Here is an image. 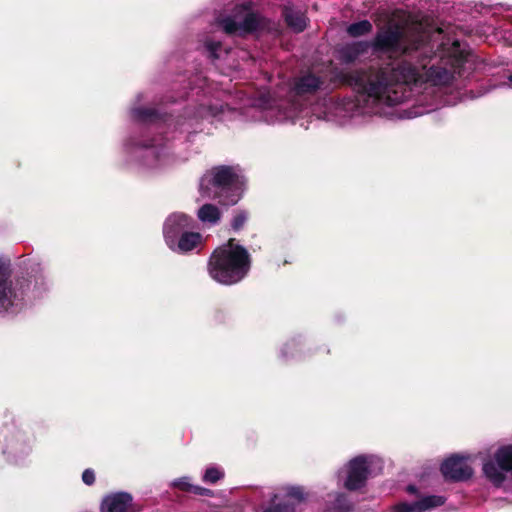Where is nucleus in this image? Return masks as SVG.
Instances as JSON below:
<instances>
[{
	"label": "nucleus",
	"instance_id": "obj_1",
	"mask_svg": "<svg viewBox=\"0 0 512 512\" xmlns=\"http://www.w3.org/2000/svg\"><path fill=\"white\" fill-rule=\"evenodd\" d=\"M372 46L377 51L401 54L403 59L392 67L379 70L354 71L343 76V81L357 93L355 98L326 102L325 117L343 122L357 115L386 114L385 108L413 100L425 107L415 112L421 115L439 105H452L444 97L464 76L469 63L462 55L438 57L428 34L419 26L409 30L402 26H388L380 30Z\"/></svg>",
	"mask_w": 512,
	"mask_h": 512
},
{
	"label": "nucleus",
	"instance_id": "obj_2",
	"mask_svg": "<svg viewBox=\"0 0 512 512\" xmlns=\"http://www.w3.org/2000/svg\"><path fill=\"white\" fill-rule=\"evenodd\" d=\"M250 255L241 245L230 239L218 247L209 260V274L217 282L231 285L242 280L250 269Z\"/></svg>",
	"mask_w": 512,
	"mask_h": 512
},
{
	"label": "nucleus",
	"instance_id": "obj_3",
	"mask_svg": "<svg viewBox=\"0 0 512 512\" xmlns=\"http://www.w3.org/2000/svg\"><path fill=\"white\" fill-rule=\"evenodd\" d=\"M244 182V176L239 167L219 166L202 176L199 188L204 197H223L226 204H235L241 197Z\"/></svg>",
	"mask_w": 512,
	"mask_h": 512
},
{
	"label": "nucleus",
	"instance_id": "obj_4",
	"mask_svg": "<svg viewBox=\"0 0 512 512\" xmlns=\"http://www.w3.org/2000/svg\"><path fill=\"white\" fill-rule=\"evenodd\" d=\"M127 153L138 162L139 166L152 171H161L177 164V158L170 153L163 138L152 139L143 143L126 144Z\"/></svg>",
	"mask_w": 512,
	"mask_h": 512
},
{
	"label": "nucleus",
	"instance_id": "obj_5",
	"mask_svg": "<svg viewBox=\"0 0 512 512\" xmlns=\"http://www.w3.org/2000/svg\"><path fill=\"white\" fill-rule=\"evenodd\" d=\"M288 102L272 99L269 93H260L259 97L254 100L246 114L253 121H264L267 123L282 122L286 120H294L297 117V105Z\"/></svg>",
	"mask_w": 512,
	"mask_h": 512
},
{
	"label": "nucleus",
	"instance_id": "obj_6",
	"mask_svg": "<svg viewBox=\"0 0 512 512\" xmlns=\"http://www.w3.org/2000/svg\"><path fill=\"white\" fill-rule=\"evenodd\" d=\"M374 467H381V460L374 455H359L351 459L338 472V480L350 491L359 490L365 486Z\"/></svg>",
	"mask_w": 512,
	"mask_h": 512
},
{
	"label": "nucleus",
	"instance_id": "obj_7",
	"mask_svg": "<svg viewBox=\"0 0 512 512\" xmlns=\"http://www.w3.org/2000/svg\"><path fill=\"white\" fill-rule=\"evenodd\" d=\"M218 23L225 33L238 35L256 32L264 27V19L253 11L251 3L236 6L232 15L219 19Z\"/></svg>",
	"mask_w": 512,
	"mask_h": 512
},
{
	"label": "nucleus",
	"instance_id": "obj_8",
	"mask_svg": "<svg viewBox=\"0 0 512 512\" xmlns=\"http://www.w3.org/2000/svg\"><path fill=\"white\" fill-rule=\"evenodd\" d=\"M305 493L301 487H283L274 494L272 504L264 512H296L303 511Z\"/></svg>",
	"mask_w": 512,
	"mask_h": 512
},
{
	"label": "nucleus",
	"instance_id": "obj_9",
	"mask_svg": "<svg viewBox=\"0 0 512 512\" xmlns=\"http://www.w3.org/2000/svg\"><path fill=\"white\" fill-rule=\"evenodd\" d=\"M441 472L445 479L452 481H463L469 479L473 470L468 465L466 458L460 456H451L441 465Z\"/></svg>",
	"mask_w": 512,
	"mask_h": 512
},
{
	"label": "nucleus",
	"instance_id": "obj_10",
	"mask_svg": "<svg viewBox=\"0 0 512 512\" xmlns=\"http://www.w3.org/2000/svg\"><path fill=\"white\" fill-rule=\"evenodd\" d=\"M194 227V220L184 213H173L167 217L163 225V235L166 244L168 245V236L174 235V240H177L182 233Z\"/></svg>",
	"mask_w": 512,
	"mask_h": 512
},
{
	"label": "nucleus",
	"instance_id": "obj_11",
	"mask_svg": "<svg viewBox=\"0 0 512 512\" xmlns=\"http://www.w3.org/2000/svg\"><path fill=\"white\" fill-rule=\"evenodd\" d=\"M446 498L441 495H428L415 502H400L393 507V512H426L442 506Z\"/></svg>",
	"mask_w": 512,
	"mask_h": 512
},
{
	"label": "nucleus",
	"instance_id": "obj_12",
	"mask_svg": "<svg viewBox=\"0 0 512 512\" xmlns=\"http://www.w3.org/2000/svg\"><path fill=\"white\" fill-rule=\"evenodd\" d=\"M101 512H134L133 498L127 492L108 494L101 502Z\"/></svg>",
	"mask_w": 512,
	"mask_h": 512
},
{
	"label": "nucleus",
	"instance_id": "obj_13",
	"mask_svg": "<svg viewBox=\"0 0 512 512\" xmlns=\"http://www.w3.org/2000/svg\"><path fill=\"white\" fill-rule=\"evenodd\" d=\"M168 247L177 253H188L197 248L202 242V235L198 232L187 231L182 233L177 240H174V235L168 236Z\"/></svg>",
	"mask_w": 512,
	"mask_h": 512
},
{
	"label": "nucleus",
	"instance_id": "obj_14",
	"mask_svg": "<svg viewBox=\"0 0 512 512\" xmlns=\"http://www.w3.org/2000/svg\"><path fill=\"white\" fill-rule=\"evenodd\" d=\"M223 111V105L212 103L211 98L203 95L201 102L189 113V126L191 121L209 119L218 116Z\"/></svg>",
	"mask_w": 512,
	"mask_h": 512
},
{
	"label": "nucleus",
	"instance_id": "obj_15",
	"mask_svg": "<svg viewBox=\"0 0 512 512\" xmlns=\"http://www.w3.org/2000/svg\"><path fill=\"white\" fill-rule=\"evenodd\" d=\"M320 78L313 74H306L294 80L291 93L293 96H304L314 93L321 86Z\"/></svg>",
	"mask_w": 512,
	"mask_h": 512
},
{
	"label": "nucleus",
	"instance_id": "obj_16",
	"mask_svg": "<svg viewBox=\"0 0 512 512\" xmlns=\"http://www.w3.org/2000/svg\"><path fill=\"white\" fill-rule=\"evenodd\" d=\"M369 47L370 43L364 41L348 43L338 50V57L344 63H351L366 52Z\"/></svg>",
	"mask_w": 512,
	"mask_h": 512
},
{
	"label": "nucleus",
	"instance_id": "obj_17",
	"mask_svg": "<svg viewBox=\"0 0 512 512\" xmlns=\"http://www.w3.org/2000/svg\"><path fill=\"white\" fill-rule=\"evenodd\" d=\"M9 274L7 273L5 265L0 261V309H8L13 305V290L11 283L8 280Z\"/></svg>",
	"mask_w": 512,
	"mask_h": 512
},
{
	"label": "nucleus",
	"instance_id": "obj_18",
	"mask_svg": "<svg viewBox=\"0 0 512 512\" xmlns=\"http://www.w3.org/2000/svg\"><path fill=\"white\" fill-rule=\"evenodd\" d=\"M284 16L287 25L295 32H302L307 26V18L301 11L286 7Z\"/></svg>",
	"mask_w": 512,
	"mask_h": 512
},
{
	"label": "nucleus",
	"instance_id": "obj_19",
	"mask_svg": "<svg viewBox=\"0 0 512 512\" xmlns=\"http://www.w3.org/2000/svg\"><path fill=\"white\" fill-rule=\"evenodd\" d=\"M197 216L202 223L216 225L220 221L221 211L213 204H204L199 208Z\"/></svg>",
	"mask_w": 512,
	"mask_h": 512
},
{
	"label": "nucleus",
	"instance_id": "obj_20",
	"mask_svg": "<svg viewBox=\"0 0 512 512\" xmlns=\"http://www.w3.org/2000/svg\"><path fill=\"white\" fill-rule=\"evenodd\" d=\"M352 506L347 501L346 496L341 493L333 495V501L329 504L325 512H351Z\"/></svg>",
	"mask_w": 512,
	"mask_h": 512
},
{
	"label": "nucleus",
	"instance_id": "obj_21",
	"mask_svg": "<svg viewBox=\"0 0 512 512\" xmlns=\"http://www.w3.org/2000/svg\"><path fill=\"white\" fill-rule=\"evenodd\" d=\"M132 118L139 122L156 123L159 119V114L152 109H144L134 107L131 109Z\"/></svg>",
	"mask_w": 512,
	"mask_h": 512
},
{
	"label": "nucleus",
	"instance_id": "obj_22",
	"mask_svg": "<svg viewBox=\"0 0 512 512\" xmlns=\"http://www.w3.org/2000/svg\"><path fill=\"white\" fill-rule=\"evenodd\" d=\"M204 49L208 53V56L213 60L221 58L222 54H226L228 52L226 48H223L220 41H215L213 39H206L204 41Z\"/></svg>",
	"mask_w": 512,
	"mask_h": 512
},
{
	"label": "nucleus",
	"instance_id": "obj_23",
	"mask_svg": "<svg viewBox=\"0 0 512 512\" xmlns=\"http://www.w3.org/2000/svg\"><path fill=\"white\" fill-rule=\"evenodd\" d=\"M346 31L351 37L363 36L372 31V24L368 20H362L350 24Z\"/></svg>",
	"mask_w": 512,
	"mask_h": 512
},
{
	"label": "nucleus",
	"instance_id": "obj_24",
	"mask_svg": "<svg viewBox=\"0 0 512 512\" xmlns=\"http://www.w3.org/2000/svg\"><path fill=\"white\" fill-rule=\"evenodd\" d=\"M224 477V470L216 465H211L206 468L202 480L205 483L215 484L217 481L221 480Z\"/></svg>",
	"mask_w": 512,
	"mask_h": 512
},
{
	"label": "nucleus",
	"instance_id": "obj_25",
	"mask_svg": "<svg viewBox=\"0 0 512 512\" xmlns=\"http://www.w3.org/2000/svg\"><path fill=\"white\" fill-rule=\"evenodd\" d=\"M247 218L248 215L245 211H237L231 223L232 228L236 231L241 229L245 224Z\"/></svg>",
	"mask_w": 512,
	"mask_h": 512
},
{
	"label": "nucleus",
	"instance_id": "obj_26",
	"mask_svg": "<svg viewBox=\"0 0 512 512\" xmlns=\"http://www.w3.org/2000/svg\"><path fill=\"white\" fill-rule=\"evenodd\" d=\"M172 485L176 488H179L182 491H192L193 484L190 483L189 477H181L172 482Z\"/></svg>",
	"mask_w": 512,
	"mask_h": 512
},
{
	"label": "nucleus",
	"instance_id": "obj_27",
	"mask_svg": "<svg viewBox=\"0 0 512 512\" xmlns=\"http://www.w3.org/2000/svg\"><path fill=\"white\" fill-rule=\"evenodd\" d=\"M82 481L86 485H92L95 482V473L92 469H86L82 473Z\"/></svg>",
	"mask_w": 512,
	"mask_h": 512
},
{
	"label": "nucleus",
	"instance_id": "obj_28",
	"mask_svg": "<svg viewBox=\"0 0 512 512\" xmlns=\"http://www.w3.org/2000/svg\"><path fill=\"white\" fill-rule=\"evenodd\" d=\"M191 492L196 495H200V496H212L213 495V492L210 489H207V488H204V487H201L198 485H193Z\"/></svg>",
	"mask_w": 512,
	"mask_h": 512
},
{
	"label": "nucleus",
	"instance_id": "obj_29",
	"mask_svg": "<svg viewBox=\"0 0 512 512\" xmlns=\"http://www.w3.org/2000/svg\"><path fill=\"white\" fill-rule=\"evenodd\" d=\"M417 488L414 486V485H409L407 487V492L411 493V494H417Z\"/></svg>",
	"mask_w": 512,
	"mask_h": 512
},
{
	"label": "nucleus",
	"instance_id": "obj_30",
	"mask_svg": "<svg viewBox=\"0 0 512 512\" xmlns=\"http://www.w3.org/2000/svg\"><path fill=\"white\" fill-rule=\"evenodd\" d=\"M202 89V86H199V87H192L191 88V91H192V94L194 95H198L199 94V90Z\"/></svg>",
	"mask_w": 512,
	"mask_h": 512
},
{
	"label": "nucleus",
	"instance_id": "obj_31",
	"mask_svg": "<svg viewBox=\"0 0 512 512\" xmlns=\"http://www.w3.org/2000/svg\"><path fill=\"white\" fill-rule=\"evenodd\" d=\"M509 86L512 87V74L508 77Z\"/></svg>",
	"mask_w": 512,
	"mask_h": 512
},
{
	"label": "nucleus",
	"instance_id": "obj_32",
	"mask_svg": "<svg viewBox=\"0 0 512 512\" xmlns=\"http://www.w3.org/2000/svg\"><path fill=\"white\" fill-rule=\"evenodd\" d=\"M177 125H179L180 127H183L184 126V123H177ZM184 129L181 128V131H183Z\"/></svg>",
	"mask_w": 512,
	"mask_h": 512
}]
</instances>
